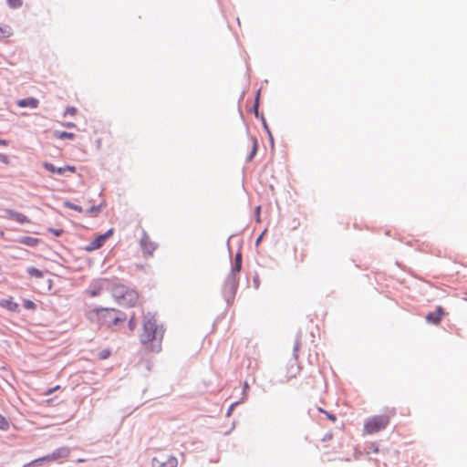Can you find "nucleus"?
I'll use <instances>...</instances> for the list:
<instances>
[{"label":"nucleus","instance_id":"obj_1","mask_svg":"<svg viewBox=\"0 0 467 467\" xmlns=\"http://www.w3.org/2000/svg\"><path fill=\"white\" fill-rule=\"evenodd\" d=\"M88 318L91 322L99 323L101 327H112L123 323L126 316L119 310L101 307L88 311Z\"/></svg>","mask_w":467,"mask_h":467},{"label":"nucleus","instance_id":"obj_2","mask_svg":"<svg viewBox=\"0 0 467 467\" xmlns=\"http://www.w3.org/2000/svg\"><path fill=\"white\" fill-rule=\"evenodd\" d=\"M163 337V329L159 327L154 317L146 318L143 321L142 328L140 333L139 338L142 345L148 346L158 340L159 343L155 348H151L153 351H159L161 349V341Z\"/></svg>","mask_w":467,"mask_h":467},{"label":"nucleus","instance_id":"obj_3","mask_svg":"<svg viewBox=\"0 0 467 467\" xmlns=\"http://www.w3.org/2000/svg\"><path fill=\"white\" fill-rule=\"evenodd\" d=\"M110 292L117 303L125 307L134 306L139 300V294L121 284H113Z\"/></svg>","mask_w":467,"mask_h":467},{"label":"nucleus","instance_id":"obj_4","mask_svg":"<svg viewBox=\"0 0 467 467\" xmlns=\"http://www.w3.org/2000/svg\"><path fill=\"white\" fill-rule=\"evenodd\" d=\"M390 414L374 415L365 420L363 431L365 434L372 435L384 430L389 423Z\"/></svg>","mask_w":467,"mask_h":467},{"label":"nucleus","instance_id":"obj_5","mask_svg":"<svg viewBox=\"0 0 467 467\" xmlns=\"http://www.w3.org/2000/svg\"><path fill=\"white\" fill-rule=\"evenodd\" d=\"M153 467H177L178 460L173 455L161 454L152 459Z\"/></svg>","mask_w":467,"mask_h":467},{"label":"nucleus","instance_id":"obj_6","mask_svg":"<svg viewBox=\"0 0 467 467\" xmlns=\"http://www.w3.org/2000/svg\"><path fill=\"white\" fill-rule=\"evenodd\" d=\"M114 233V229L111 228L109 229V231H107L105 234H99L98 235L93 241H91L86 247H85V250L87 252H92V251H95L97 249H99L103 244L110 237L112 236Z\"/></svg>","mask_w":467,"mask_h":467},{"label":"nucleus","instance_id":"obj_7","mask_svg":"<svg viewBox=\"0 0 467 467\" xmlns=\"http://www.w3.org/2000/svg\"><path fill=\"white\" fill-rule=\"evenodd\" d=\"M242 268V255L241 254H237L234 258V264L232 267L231 275L229 277V284L232 289L235 290L237 287V274L241 271Z\"/></svg>","mask_w":467,"mask_h":467},{"label":"nucleus","instance_id":"obj_8","mask_svg":"<svg viewBox=\"0 0 467 467\" xmlns=\"http://www.w3.org/2000/svg\"><path fill=\"white\" fill-rule=\"evenodd\" d=\"M140 246L143 250L145 256H151L157 245L152 242L147 234H143L140 240Z\"/></svg>","mask_w":467,"mask_h":467},{"label":"nucleus","instance_id":"obj_9","mask_svg":"<svg viewBox=\"0 0 467 467\" xmlns=\"http://www.w3.org/2000/svg\"><path fill=\"white\" fill-rule=\"evenodd\" d=\"M5 217L8 218V219H11V220H14L19 223H30V220L28 219V217L26 215H25L24 213H19V212H16L14 210H10V209H6L5 211Z\"/></svg>","mask_w":467,"mask_h":467},{"label":"nucleus","instance_id":"obj_10","mask_svg":"<svg viewBox=\"0 0 467 467\" xmlns=\"http://www.w3.org/2000/svg\"><path fill=\"white\" fill-rule=\"evenodd\" d=\"M443 315V309L441 306H438L433 312H430L427 315L426 319L428 322L437 325L440 323Z\"/></svg>","mask_w":467,"mask_h":467},{"label":"nucleus","instance_id":"obj_11","mask_svg":"<svg viewBox=\"0 0 467 467\" xmlns=\"http://www.w3.org/2000/svg\"><path fill=\"white\" fill-rule=\"evenodd\" d=\"M17 106L20 107V108H31V109H36L38 107V100L35 98H26V99H19L17 102H16Z\"/></svg>","mask_w":467,"mask_h":467},{"label":"nucleus","instance_id":"obj_12","mask_svg":"<svg viewBox=\"0 0 467 467\" xmlns=\"http://www.w3.org/2000/svg\"><path fill=\"white\" fill-rule=\"evenodd\" d=\"M248 147L251 149L249 154L246 157L247 161H251L256 154L258 149V142L255 138H250L248 140Z\"/></svg>","mask_w":467,"mask_h":467},{"label":"nucleus","instance_id":"obj_13","mask_svg":"<svg viewBox=\"0 0 467 467\" xmlns=\"http://www.w3.org/2000/svg\"><path fill=\"white\" fill-rule=\"evenodd\" d=\"M51 454V459L57 461L61 458H67L69 455V450L67 448H59L54 451Z\"/></svg>","mask_w":467,"mask_h":467},{"label":"nucleus","instance_id":"obj_14","mask_svg":"<svg viewBox=\"0 0 467 467\" xmlns=\"http://www.w3.org/2000/svg\"><path fill=\"white\" fill-rule=\"evenodd\" d=\"M18 242L22 244L34 247L39 244V239L31 236H22L18 239Z\"/></svg>","mask_w":467,"mask_h":467},{"label":"nucleus","instance_id":"obj_15","mask_svg":"<svg viewBox=\"0 0 467 467\" xmlns=\"http://www.w3.org/2000/svg\"><path fill=\"white\" fill-rule=\"evenodd\" d=\"M0 306L13 312L18 311V304L12 299H5L0 302Z\"/></svg>","mask_w":467,"mask_h":467},{"label":"nucleus","instance_id":"obj_16","mask_svg":"<svg viewBox=\"0 0 467 467\" xmlns=\"http://www.w3.org/2000/svg\"><path fill=\"white\" fill-rule=\"evenodd\" d=\"M13 35V30L10 26L0 24V38H6Z\"/></svg>","mask_w":467,"mask_h":467},{"label":"nucleus","instance_id":"obj_17","mask_svg":"<svg viewBox=\"0 0 467 467\" xmlns=\"http://www.w3.org/2000/svg\"><path fill=\"white\" fill-rule=\"evenodd\" d=\"M43 166L47 171L52 173L64 174L65 172V169H63L62 167L57 168L52 163L49 162H44Z\"/></svg>","mask_w":467,"mask_h":467},{"label":"nucleus","instance_id":"obj_18","mask_svg":"<svg viewBox=\"0 0 467 467\" xmlns=\"http://www.w3.org/2000/svg\"><path fill=\"white\" fill-rule=\"evenodd\" d=\"M299 372V366L296 363V360H294L292 364L290 365V368L287 371V378L292 379L295 378L297 373Z\"/></svg>","mask_w":467,"mask_h":467},{"label":"nucleus","instance_id":"obj_19","mask_svg":"<svg viewBox=\"0 0 467 467\" xmlns=\"http://www.w3.org/2000/svg\"><path fill=\"white\" fill-rule=\"evenodd\" d=\"M54 462V461H53V459H51V454H47L44 457H41V458L32 461L31 462H29L27 464V466H35V465H39L42 462Z\"/></svg>","mask_w":467,"mask_h":467},{"label":"nucleus","instance_id":"obj_20","mask_svg":"<svg viewBox=\"0 0 467 467\" xmlns=\"http://www.w3.org/2000/svg\"><path fill=\"white\" fill-rule=\"evenodd\" d=\"M54 135L60 139V140H73L75 138V134L72 132H67V131H55Z\"/></svg>","mask_w":467,"mask_h":467},{"label":"nucleus","instance_id":"obj_21","mask_svg":"<svg viewBox=\"0 0 467 467\" xmlns=\"http://www.w3.org/2000/svg\"><path fill=\"white\" fill-rule=\"evenodd\" d=\"M26 271L31 277L42 278L44 276V273L41 270L35 267H29L27 268Z\"/></svg>","mask_w":467,"mask_h":467},{"label":"nucleus","instance_id":"obj_22","mask_svg":"<svg viewBox=\"0 0 467 467\" xmlns=\"http://www.w3.org/2000/svg\"><path fill=\"white\" fill-rule=\"evenodd\" d=\"M23 305H24L25 308H26L28 310H35L36 308V304L29 299H25L23 301Z\"/></svg>","mask_w":467,"mask_h":467},{"label":"nucleus","instance_id":"obj_23","mask_svg":"<svg viewBox=\"0 0 467 467\" xmlns=\"http://www.w3.org/2000/svg\"><path fill=\"white\" fill-rule=\"evenodd\" d=\"M7 4L11 8H18L22 6L23 0H7Z\"/></svg>","mask_w":467,"mask_h":467},{"label":"nucleus","instance_id":"obj_24","mask_svg":"<svg viewBox=\"0 0 467 467\" xmlns=\"http://www.w3.org/2000/svg\"><path fill=\"white\" fill-rule=\"evenodd\" d=\"M65 206L69 208V209L75 210V211H77L78 213H82L83 212V209H82L81 206L74 204V203L69 202H65Z\"/></svg>","mask_w":467,"mask_h":467},{"label":"nucleus","instance_id":"obj_25","mask_svg":"<svg viewBox=\"0 0 467 467\" xmlns=\"http://www.w3.org/2000/svg\"><path fill=\"white\" fill-rule=\"evenodd\" d=\"M8 427L9 423L6 419L0 415V429L5 431L8 429Z\"/></svg>","mask_w":467,"mask_h":467},{"label":"nucleus","instance_id":"obj_26","mask_svg":"<svg viewBox=\"0 0 467 467\" xmlns=\"http://www.w3.org/2000/svg\"><path fill=\"white\" fill-rule=\"evenodd\" d=\"M87 212L91 216H96L100 212V206H92Z\"/></svg>","mask_w":467,"mask_h":467},{"label":"nucleus","instance_id":"obj_27","mask_svg":"<svg viewBox=\"0 0 467 467\" xmlns=\"http://www.w3.org/2000/svg\"><path fill=\"white\" fill-rule=\"evenodd\" d=\"M110 356V351L109 349H103L102 351L99 352V358L100 359H106L108 358Z\"/></svg>","mask_w":467,"mask_h":467},{"label":"nucleus","instance_id":"obj_28","mask_svg":"<svg viewBox=\"0 0 467 467\" xmlns=\"http://www.w3.org/2000/svg\"><path fill=\"white\" fill-rule=\"evenodd\" d=\"M101 290H102V287H101V286H99V287H97V288L90 289L88 293H89V295H90L92 297H94V296H99V295L100 294Z\"/></svg>","mask_w":467,"mask_h":467},{"label":"nucleus","instance_id":"obj_29","mask_svg":"<svg viewBox=\"0 0 467 467\" xmlns=\"http://www.w3.org/2000/svg\"><path fill=\"white\" fill-rule=\"evenodd\" d=\"M48 232L52 233L56 236H60L64 231L62 229L48 228Z\"/></svg>","mask_w":467,"mask_h":467},{"label":"nucleus","instance_id":"obj_30","mask_svg":"<svg viewBox=\"0 0 467 467\" xmlns=\"http://www.w3.org/2000/svg\"><path fill=\"white\" fill-rule=\"evenodd\" d=\"M76 113H77V109H76V108H74V107H69V108H67V109H66V111H65V114H66V115H67V114H68V115L73 116V115H75Z\"/></svg>","mask_w":467,"mask_h":467},{"label":"nucleus","instance_id":"obj_31","mask_svg":"<svg viewBox=\"0 0 467 467\" xmlns=\"http://www.w3.org/2000/svg\"><path fill=\"white\" fill-rule=\"evenodd\" d=\"M0 161L5 163V164H8L9 163V159H8V157L5 154L0 153Z\"/></svg>","mask_w":467,"mask_h":467},{"label":"nucleus","instance_id":"obj_32","mask_svg":"<svg viewBox=\"0 0 467 467\" xmlns=\"http://www.w3.org/2000/svg\"><path fill=\"white\" fill-rule=\"evenodd\" d=\"M63 169H65V171H68L70 172H76V167L75 166H71V165H66L65 167H62Z\"/></svg>","mask_w":467,"mask_h":467},{"label":"nucleus","instance_id":"obj_33","mask_svg":"<svg viewBox=\"0 0 467 467\" xmlns=\"http://www.w3.org/2000/svg\"><path fill=\"white\" fill-rule=\"evenodd\" d=\"M60 387L59 386H56L55 388L53 389H49L47 391V395H50L51 393H53L55 390H57Z\"/></svg>","mask_w":467,"mask_h":467},{"label":"nucleus","instance_id":"obj_34","mask_svg":"<svg viewBox=\"0 0 467 467\" xmlns=\"http://www.w3.org/2000/svg\"><path fill=\"white\" fill-rule=\"evenodd\" d=\"M63 126L66 128H75L76 127V125L72 122L64 123Z\"/></svg>","mask_w":467,"mask_h":467},{"label":"nucleus","instance_id":"obj_35","mask_svg":"<svg viewBox=\"0 0 467 467\" xmlns=\"http://www.w3.org/2000/svg\"><path fill=\"white\" fill-rule=\"evenodd\" d=\"M129 324H130V328L131 330H133V329H134V327H135V324H134L133 317H131V318H130V323H129Z\"/></svg>","mask_w":467,"mask_h":467},{"label":"nucleus","instance_id":"obj_36","mask_svg":"<svg viewBox=\"0 0 467 467\" xmlns=\"http://www.w3.org/2000/svg\"><path fill=\"white\" fill-rule=\"evenodd\" d=\"M8 142L5 140H0V146H7Z\"/></svg>","mask_w":467,"mask_h":467},{"label":"nucleus","instance_id":"obj_37","mask_svg":"<svg viewBox=\"0 0 467 467\" xmlns=\"http://www.w3.org/2000/svg\"><path fill=\"white\" fill-rule=\"evenodd\" d=\"M328 417H329V419H330L331 420H336V417H335V416L329 415Z\"/></svg>","mask_w":467,"mask_h":467},{"label":"nucleus","instance_id":"obj_38","mask_svg":"<svg viewBox=\"0 0 467 467\" xmlns=\"http://www.w3.org/2000/svg\"><path fill=\"white\" fill-rule=\"evenodd\" d=\"M3 273V270H2V266L0 265V275H2Z\"/></svg>","mask_w":467,"mask_h":467}]
</instances>
